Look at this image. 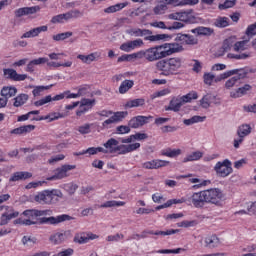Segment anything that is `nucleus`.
<instances>
[{
  "instance_id": "f257e3e1",
  "label": "nucleus",
  "mask_w": 256,
  "mask_h": 256,
  "mask_svg": "<svg viewBox=\"0 0 256 256\" xmlns=\"http://www.w3.org/2000/svg\"><path fill=\"white\" fill-rule=\"evenodd\" d=\"M181 67H183V60L179 57L162 59L156 63V69L165 77L179 75Z\"/></svg>"
},
{
  "instance_id": "f03ea898",
  "label": "nucleus",
  "mask_w": 256,
  "mask_h": 256,
  "mask_svg": "<svg viewBox=\"0 0 256 256\" xmlns=\"http://www.w3.org/2000/svg\"><path fill=\"white\" fill-rule=\"evenodd\" d=\"M22 215L27 217V219L18 218L15 220V223L18 225H37L39 223V217H46V215H51V210H37V209H28L25 210Z\"/></svg>"
},
{
  "instance_id": "7ed1b4c3",
  "label": "nucleus",
  "mask_w": 256,
  "mask_h": 256,
  "mask_svg": "<svg viewBox=\"0 0 256 256\" xmlns=\"http://www.w3.org/2000/svg\"><path fill=\"white\" fill-rule=\"evenodd\" d=\"M178 201L180 205L186 203V205H192L195 209H203L207 203L205 190L187 194L186 196L179 198Z\"/></svg>"
},
{
  "instance_id": "20e7f679",
  "label": "nucleus",
  "mask_w": 256,
  "mask_h": 256,
  "mask_svg": "<svg viewBox=\"0 0 256 256\" xmlns=\"http://www.w3.org/2000/svg\"><path fill=\"white\" fill-rule=\"evenodd\" d=\"M61 197H63L61 190H43L34 197V200L36 203H40V205H53V203H57Z\"/></svg>"
},
{
  "instance_id": "39448f33",
  "label": "nucleus",
  "mask_w": 256,
  "mask_h": 256,
  "mask_svg": "<svg viewBox=\"0 0 256 256\" xmlns=\"http://www.w3.org/2000/svg\"><path fill=\"white\" fill-rule=\"evenodd\" d=\"M31 115H39V110L30 111L27 114L18 116L17 121H27V119H31V121H47V123H51V121H57V119H62V117H65V114H61L58 112L50 113L46 116H34L31 117Z\"/></svg>"
},
{
  "instance_id": "423d86ee",
  "label": "nucleus",
  "mask_w": 256,
  "mask_h": 256,
  "mask_svg": "<svg viewBox=\"0 0 256 256\" xmlns=\"http://www.w3.org/2000/svg\"><path fill=\"white\" fill-rule=\"evenodd\" d=\"M130 37H144L145 41H163L167 37L166 34L153 35L149 29L131 28L126 31Z\"/></svg>"
},
{
  "instance_id": "0eeeda50",
  "label": "nucleus",
  "mask_w": 256,
  "mask_h": 256,
  "mask_svg": "<svg viewBox=\"0 0 256 256\" xmlns=\"http://www.w3.org/2000/svg\"><path fill=\"white\" fill-rule=\"evenodd\" d=\"M98 115H100V117H110L103 122V127H109V125L121 123L129 113L127 111L113 112L111 110H102Z\"/></svg>"
},
{
  "instance_id": "6e6552de",
  "label": "nucleus",
  "mask_w": 256,
  "mask_h": 256,
  "mask_svg": "<svg viewBox=\"0 0 256 256\" xmlns=\"http://www.w3.org/2000/svg\"><path fill=\"white\" fill-rule=\"evenodd\" d=\"M206 195V203H210L211 205H217L220 207L221 203L225 199V194L219 188H210L204 190Z\"/></svg>"
},
{
  "instance_id": "1a4fd4ad",
  "label": "nucleus",
  "mask_w": 256,
  "mask_h": 256,
  "mask_svg": "<svg viewBox=\"0 0 256 256\" xmlns=\"http://www.w3.org/2000/svg\"><path fill=\"white\" fill-rule=\"evenodd\" d=\"M214 171L218 177L225 179V177H229L233 173V163L229 159L218 161L214 166Z\"/></svg>"
},
{
  "instance_id": "9d476101",
  "label": "nucleus",
  "mask_w": 256,
  "mask_h": 256,
  "mask_svg": "<svg viewBox=\"0 0 256 256\" xmlns=\"http://www.w3.org/2000/svg\"><path fill=\"white\" fill-rule=\"evenodd\" d=\"M168 19H172L173 21H182L183 23H195L196 21L192 9L180 12H173L168 15Z\"/></svg>"
},
{
  "instance_id": "9b49d317",
  "label": "nucleus",
  "mask_w": 256,
  "mask_h": 256,
  "mask_svg": "<svg viewBox=\"0 0 256 256\" xmlns=\"http://www.w3.org/2000/svg\"><path fill=\"white\" fill-rule=\"evenodd\" d=\"M146 61L153 63V61H159L165 59V52L163 50V45L151 47L145 50Z\"/></svg>"
},
{
  "instance_id": "f8f14e48",
  "label": "nucleus",
  "mask_w": 256,
  "mask_h": 256,
  "mask_svg": "<svg viewBox=\"0 0 256 256\" xmlns=\"http://www.w3.org/2000/svg\"><path fill=\"white\" fill-rule=\"evenodd\" d=\"M73 217L68 214H61L58 216H51V217H42L39 219L40 225H59V223H64V221H71Z\"/></svg>"
},
{
  "instance_id": "ddd939ff",
  "label": "nucleus",
  "mask_w": 256,
  "mask_h": 256,
  "mask_svg": "<svg viewBox=\"0 0 256 256\" xmlns=\"http://www.w3.org/2000/svg\"><path fill=\"white\" fill-rule=\"evenodd\" d=\"M73 169H77V166L69 164L62 165L60 168H57L54 171V175L48 178V181H56V179H65V177H68L67 173H69V171H73Z\"/></svg>"
},
{
  "instance_id": "4468645a",
  "label": "nucleus",
  "mask_w": 256,
  "mask_h": 256,
  "mask_svg": "<svg viewBox=\"0 0 256 256\" xmlns=\"http://www.w3.org/2000/svg\"><path fill=\"white\" fill-rule=\"evenodd\" d=\"M151 121H153V116H136L129 121L128 125L132 129H139V127H143V125H147Z\"/></svg>"
},
{
  "instance_id": "2eb2a0df",
  "label": "nucleus",
  "mask_w": 256,
  "mask_h": 256,
  "mask_svg": "<svg viewBox=\"0 0 256 256\" xmlns=\"http://www.w3.org/2000/svg\"><path fill=\"white\" fill-rule=\"evenodd\" d=\"M5 213L1 215V225H7L11 219H17L19 212L15 211L12 206H4Z\"/></svg>"
},
{
  "instance_id": "dca6fc26",
  "label": "nucleus",
  "mask_w": 256,
  "mask_h": 256,
  "mask_svg": "<svg viewBox=\"0 0 256 256\" xmlns=\"http://www.w3.org/2000/svg\"><path fill=\"white\" fill-rule=\"evenodd\" d=\"M140 147L141 144L139 142H135L133 144H118L116 147V153H118V155H127V153H133V151H137V149Z\"/></svg>"
},
{
  "instance_id": "f3484780",
  "label": "nucleus",
  "mask_w": 256,
  "mask_h": 256,
  "mask_svg": "<svg viewBox=\"0 0 256 256\" xmlns=\"http://www.w3.org/2000/svg\"><path fill=\"white\" fill-rule=\"evenodd\" d=\"M162 47L165 57H169V55H173V53H181V51H183V46L178 43H165L162 44Z\"/></svg>"
},
{
  "instance_id": "a211bd4d",
  "label": "nucleus",
  "mask_w": 256,
  "mask_h": 256,
  "mask_svg": "<svg viewBox=\"0 0 256 256\" xmlns=\"http://www.w3.org/2000/svg\"><path fill=\"white\" fill-rule=\"evenodd\" d=\"M69 93L65 92L62 94H58L54 97H51V95H48L44 98H41L40 100L34 102L35 107H43V105H47V103H51V101H61L62 99H65V94Z\"/></svg>"
},
{
  "instance_id": "6ab92c4d",
  "label": "nucleus",
  "mask_w": 256,
  "mask_h": 256,
  "mask_svg": "<svg viewBox=\"0 0 256 256\" xmlns=\"http://www.w3.org/2000/svg\"><path fill=\"white\" fill-rule=\"evenodd\" d=\"M169 165V161L154 159L151 161L144 162L142 164L143 169H161V167H167Z\"/></svg>"
},
{
  "instance_id": "aec40b11",
  "label": "nucleus",
  "mask_w": 256,
  "mask_h": 256,
  "mask_svg": "<svg viewBox=\"0 0 256 256\" xmlns=\"http://www.w3.org/2000/svg\"><path fill=\"white\" fill-rule=\"evenodd\" d=\"M211 103H214V105H219L221 102L219 101V99H217V96L213 94H206L200 100V105L202 109H209L211 107Z\"/></svg>"
},
{
  "instance_id": "412c9836",
  "label": "nucleus",
  "mask_w": 256,
  "mask_h": 256,
  "mask_svg": "<svg viewBox=\"0 0 256 256\" xmlns=\"http://www.w3.org/2000/svg\"><path fill=\"white\" fill-rule=\"evenodd\" d=\"M119 145V141H117V139L115 138H110L106 143L103 144L104 148L102 150V153H104V155L107 154H113V153H117V146Z\"/></svg>"
},
{
  "instance_id": "4be33fe9",
  "label": "nucleus",
  "mask_w": 256,
  "mask_h": 256,
  "mask_svg": "<svg viewBox=\"0 0 256 256\" xmlns=\"http://www.w3.org/2000/svg\"><path fill=\"white\" fill-rule=\"evenodd\" d=\"M41 11V7L32 6V7H24L15 10V17H23L25 15H35V13H39Z\"/></svg>"
},
{
  "instance_id": "5701e85b",
  "label": "nucleus",
  "mask_w": 256,
  "mask_h": 256,
  "mask_svg": "<svg viewBox=\"0 0 256 256\" xmlns=\"http://www.w3.org/2000/svg\"><path fill=\"white\" fill-rule=\"evenodd\" d=\"M33 174L27 171L14 172L9 178V183H16V181H26V179H31Z\"/></svg>"
},
{
  "instance_id": "b1692460",
  "label": "nucleus",
  "mask_w": 256,
  "mask_h": 256,
  "mask_svg": "<svg viewBox=\"0 0 256 256\" xmlns=\"http://www.w3.org/2000/svg\"><path fill=\"white\" fill-rule=\"evenodd\" d=\"M231 47H235V38L233 37L224 40L220 51L216 53V57H223L227 51H231Z\"/></svg>"
},
{
  "instance_id": "393cba45",
  "label": "nucleus",
  "mask_w": 256,
  "mask_h": 256,
  "mask_svg": "<svg viewBox=\"0 0 256 256\" xmlns=\"http://www.w3.org/2000/svg\"><path fill=\"white\" fill-rule=\"evenodd\" d=\"M204 243L205 247H207L208 249H215L219 247V245H221V240L219 239V237H217V235L213 234L206 236L204 239Z\"/></svg>"
},
{
  "instance_id": "a878e982",
  "label": "nucleus",
  "mask_w": 256,
  "mask_h": 256,
  "mask_svg": "<svg viewBox=\"0 0 256 256\" xmlns=\"http://www.w3.org/2000/svg\"><path fill=\"white\" fill-rule=\"evenodd\" d=\"M252 87L249 84H245L244 86L239 87L238 89L230 92V97L232 99H239V97H243L247 95L249 91H251Z\"/></svg>"
},
{
  "instance_id": "bb28decb",
  "label": "nucleus",
  "mask_w": 256,
  "mask_h": 256,
  "mask_svg": "<svg viewBox=\"0 0 256 256\" xmlns=\"http://www.w3.org/2000/svg\"><path fill=\"white\" fill-rule=\"evenodd\" d=\"M49 28L47 26H39L31 29L30 31L24 33L21 39H30L31 37H39L40 33H45Z\"/></svg>"
},
{
  "instance_id": "cd10ccee",
  "label": "nucleus",
  "mask_w": 256,
  "mask_h": 256,
  "mask_svg": "<svg viewBox=\"0 0 256 256\" xmlns=\"http://www.w3.org/2000/svg\"><path fill=\"white\" fill-rule=\"evenodd\" d=\"M247 76L246 72L239 73L236 76H233L232 78L228 79L225 83V87L227 89H232V87H237L239 83H241V79H245Z\"/></svg>"
},
{
  "instance_id": "c85d7f7f",
  "label": "nucleus",
  "mask_w": 256,
  "mask_h": 256,
  "mask_svg": "<svg viewBox=\"0 0 256 256\" xmlns=\"http://www.w3.org/2000/svg\"><path fill=\"white\" fill-rule=\"evenodd\" d=\"M247 135H251V129H238L237 130L238 138L234 139V148L235 149H239V146L241 145V143H243V141L245 140V137H247Z\"/></svg>"
},
{
  "instance_id": "c756f323",
  "label": "nucleus",
  "mask_w": 256,
  "mask_h": 256,
  "mask_svg": "<svg viewBox=\"0 0 256 256\" xmlns=\"http://www.w3.org/2000/svg\"><path fill=\"white\" fill-rule=\"evenodd\" d=\"M149 136L146 133H136L132 134L126 138H120V142L122 143H133V141H145V139H148Z\"/></svg>"
},
{
  "instance_id": "7c9ffc66",
  "label": "nucleus",
  "mask_w": 256,
  "mask_h": 256,
  "mask_svg": "<svg viewBox=\"0 0 256 256\" xmlns=\"http://www.w3.org/2000/svg\"><path fill=\"white\" fill-rule=\"evenodd\" d=\"M176 41L182 45H197L198 43V40L189 34H177Z\"/></svg>"
},
{
  "instance_id": "2f4dec72",
  "label": "nucleus",
  "mask_w": 256,
  "mask_h": 256,
  "mask_svg": "<svg viewBox=\"0 0 256 256\" xmlns=\"http://www.w3.org/2000/svg\"><path fill=\"white\" fill-rule=\"evenodd\" d=\"M49 241L50 243H52V245H61L62 243H65V241H67V232H57L55 234H52L49 237Z\"/></svg>"
},
{
  "instance_id": "473e14b6",
  "label": "nucleus",
  "mask_w": 256,
  "mask_h": 256,
  "mask_svg": "<svg viewBox=\"0 0 256 256\" xmlns=\"http://www.w3.org/2000/svg\"><path fill=\"white\" fill-rule=\"evenodd\" d=\"M15 95H17V88L13 86H4L1 89V97L6 99V101H9V99H11V97H15Z\"/></svg>"
},
{
  "instance_id": "72a5a7b5",
  "label": "nucleus",
  "mask_w": 256,
  "mask_h": 256,
  "mask_svg": "<svg viewBox=\"0 0 256 256\" xmlns=\"http://www.w3.org/2000/svg\"><path fill=\"white\" fill-rule=\"evenodd\" d=\"M167 5H173L174 7H185L186 5H197L199 0H181L176 3V0H163Z\"/></svg>"
},
{
  "instance_id": "f704fd0d",
  "label": "nucleus",
  "mask_w": 256,
  "mask_h": 256,
  "mask_svg": "<svg viewBox=\"0 0 256 256\" xmlns=\"http://www.w3.org/2000/svg\"><path fill=\"white\" fill-rule=\"evenodd\" d=\"M181 107H183V102H181V98H172V100L169 103L168 108H166V111H174L175 113L181 111Z\"/></svg>"
},
{
  "instance_id": "c9c22d12",
  "label": "nucleus",
  "mask_w": 256,
  "mask_h": 256,
  "mask_svg": "<svg viewBox=\"0 0 256 256\" xmlns=\"http://www.w3.org/2000/svg\"><path fill=\"white\" fill-rule=\"evenodd\" d=\"M47 61L48 60L45 57L34 59L28 63L26 71L28 73H33V71H35V65H44V63H47Z\"/></svg>"
},
{
  "instance_id": "e433bc0d",
  "label": "nucleus",
  "mask_w": 256,
  "mask_h": 256,
  "mask_svg": "<svg viewBox=\"0 0 256 256\" xmlns=\"http://www.w3.org/2000/svg\"><path fill=\"white\" fill-rule=\"evenodd\" d=\"M124 205V201L109 200L101 205H96L95 207H98L99 209H108L110 207H124Z\"/></svg>"
},
{
  "instance_id": "4c0bfd02",
  "label": "nucleus",
  "mask_w": 256,
  "mask_h": 256,
  "mask_svg": "<svg viewBox=\"0 0 256 256\" xmlns=\"http://www.w3.org/2000/svg\"><path fill=\"white\" fill-rule=\"evenodd\" d=\"M81 103H82V106L76 112V115L78 117H81V115H83L84 113H87V111H89V109H87V107H89V105H93V103H95V99H93V100H91V99H83L81 101Z\"/></svg>"
},
{
  "instance_id": "58836bf2",
  "label": "nucleus",
  "mask_w": 256,
  "mask_h": 256,
  "mask_svg": "<svg viewBox=\"0 0 256 256\" xmlns=\"http://www.w3.org/2000/svg\"><path fill=\"white\" fill-rule=\"evenodd\" d=\"M203 157V152L195 151L191 154H188L183 160L182 163H189L191 161H199Z\"/></svg>"
},
{
  "instance_id": "ea45409f",
  "label": "nucleus",
  "mask_w": 256,
  "mask_h": 256,
  "mask_svg": "<svg viewBox=\"0 0 256 256\" xmlns=\"http://www.w3.org/2000/svg\"><path fill=\"white\" fill-rule=\"evenodd\" d=\"M189 181L191 183H199L192 186V189H201V187H207V185H211V180H203L199 178H190Z\"/></svg>"
},
{
  "instance_id": "a19ab883",
  "label": "nucleus",
  "mask_w": 256,
  "mask_h": 256,
  "mask_svg": "<svg viewBox=\"0 0 256 256\" xmlns=\"http://www.w3.org/2000/svg\"><path fill=\"white\" fill-rule=\"evenodd\" d=\"M29 101V95L27 94H20L16 98H14V107H21L25 105Z\"/></svg>"
},
{
  "instance_id": "79ce46f5",
  "label": "nucleus",
  "mask_w": 256,
  "mask_h": 256,
  "mask_svg": "<svg viewBox=\"0 0 256 256\" xmlns=\"http://www.w3.org/2000/svg\"><path fill=\"white\" fill-rule=\"evenodd\" d=\"M143 105H145V99L137 98V99L128 101L125 104V107H127L128 109H133V107H143Z\"/></svg>"
},
{
  "instance_id": "37998d69",
  "label": "nucleus",
  "mask_w": 256,
  "mask_h": 256,
  "mask_svg": "<svg viewBox=\"0 0 256 256\" xmlns=\"http://www.w3.org/2000/svg\"><path fill=\"white\" fill-rule=\"evenodd\" d=\"M134 84L135 83L133 82V80H124L119 87V93H121L122 95L124 93H127V91H129V89H131Z\"/></svg>"
},
{
  "instance_id": "c03bdc74",
  "label": "nucleus",
  "mask_w": 256,
  "mask_h": 256,
  "mask_svg": "<svg viewBox=\"0 0 256 256\" xmlns=\"http://www.w3.org/2000/svg\"><path fill=\"white\" fill-rule=\"evenodd\" d=\"M175 233H179V230L178 229H170V230H166V231H153V230L148 231L149 235H161L162 237H165L167 235H175Z\"/></svg>"
},
{
  "instance_id": "a18cd8bd",
  "label": "nucleus",
  "mask_w": 256,
  "mask_h": 256,
  "mask_svg": "<svg viewBox=\"0 0 256 256\" xmlns=\"http://www.w3.org/2000/svg\"><path fill=\"white\" fill-rule=\"evenodd\" d=\"M207 119L205 116H193L189 119L183 120L184 125H194V123H203Z\"/></svg>"
},
{
  "instance_id": "49530a36",
  "label": "nucleus",
  "mask_w": 256,
  "mask_h": 256,
  "mask_svg": "<svg viewBox=\"0 0 256 256\" xmlns=\"http://www.w3.org/2000/svg\"><path fill=\"white\" fill-rule=\"evenodd\" d=\"M162 155L164 157H170V158L179 157V155H181V149L168 148V149L162 151Z\"/></svg>"
},
{
  "instance_id": "de8ad7c7",
  "label": "nucleus",
  "mask_w": 256,
  "mask_h": 256,
  "mask_svg": "<svg viewBox=\"0 0 256 256\" xmlns=\"http://www.w3.org/2000/svg\"><path fill=\"white\" fill-rule=\"evenodd\" d=\"M215 27H219L220 29H223L225 27H229V18L227 17H218L214 21Z\"/></svg>"
},
{
  "instance_id": "09e8293b",
  "label": "nucleus",
  "mask_w": 256,
  "mask_h": 256,
  "mask_svg": "<svg viewBox=\"0 0 256 256\" xmlns=\"http://www.w3.org/2000/svg\"><path fill=\"white\" fill-rule=\"evenodd\" d=\"M181 251H185V249L183 248H176V249H160L155 251V253H158L160 255H169V254H174L177 255L179 253H181Z\"/></svg>"
},
{
  "instance_id": "8fccbe9b",
  "label": "nucleus",
  "mask_w": 256,
  "mask_h": 256,
  "mask_svg": "<svg viewBox=\"0 0 256 256\" xmlns=\"http://www.w3.org/2000/svg\"><path fill=\"white\" fill-rule=\"evenodd\" d=\"M197 97V92H190L180 97V101L182 102V105H185V103H191V101H193V99H197Z\"/></svg>"
},
{
  "instance_id": "3c124183",
  "label": "nucleus",
  "mask_w": 256,
  "mask_h": 256,
  "mask_svg": "<svg viewBox=\"0 0 256 256\" xmlns=\"http://www.w3.org/2000/svg\"><path fill=\"white\" fill-rule=\"evenodd\" d=\"M172 205H180L179 199H170L166 203L159 205L155 208L156 211H161V209H167Z\"/></svg>"
},
{
  "instance_id": "603ef678",
  "label": "nucleus",
  "mask_w": 256,
  "mask_h": 256,
  "mask_svg": "<svg viewBox=\"0 0 256 256\" xmlns=\"http://www.w3.org/2000/svg\"><path fill=\"white\" fill-rule=\"evenodd\" d=\"M191 32L197 33L198 35H211L213 33V29L201 26L196 29H192Z\"/></svg>"
},
{
  "instance_id": "864d4df0",
  "label": "nucleus",
  "mask_w": 256,
  "mask_h": 256,
  "mask_svg": "<svg viewBox=\"0 0 256 256\" xmlns=\"http://www.w3.org/2000/svg\"><path fill=\"white\" fill-rule=\"evenodd\" d=\"M69 37H73V32H63L52 36L53 41H65V39H69Z\"/></svg>"
},
{
  "instance_id": "5fc2aeb1",
  "label": "nucleus",
  "mask_w": 256,
  "mask_h": 256,
  "mask_svg": "<svg viewBox=\"0 0 256 256\" xmlns=\"http://www.w3.org/2000/svg\"><path fill=\"white\" fill-rule=\"evenodd\" d=\"M237 0H226L223 4H219L218 9L223 11V9H231V7H235Z\"/></svg>"
},
{
  "instance_id": "6e6d98bb",
  "label": "nucleus",
  "mask_w": 256,
  "mask_h": 256,
  "mask_svg": "<svg viewBox=\"0 0 256 256\" xmlns=\"http://www.w3.org/2000/svg\"><path fill=\"white\" fill-rule=\"evenodd\" d=\"M99 57H101V54H99L98 52H94L89 55H86V61H85L86 65H91V63H93V61H97Z\"/></svg>"
},
{
  "instance_id": "4d7b16f0",
  "label": "nucleus",
  "mask_w": 256,
  "mask_h": 256,
  "mask_svg": "<svg viewBox=\"0 0 256 256\" xmlns=\"http://www.w3.org/2000/svg\"><path fill=\"white\" fill-rule=\"evenodd\" d=\"M4 75L6 79H11L12 81H15V77L17 75V71L15 69H4Z\"/></svg>"
},
{
  "instance_id": "13d9d810",
  "label": "nucleus",
  "mask_w": 256,
  "mask_h": 256,
  "mask_svg": "<svg viewBox=\"0 0 256 256\" xmlns=\"http://www.w3.org/2000/svg\"><path fill=\"white\" fill-rule=\"evenodd\" d=\"M51 87H53V85L50 86H37L33 91V95L34 97H39V95H41V93H43V91H46L47 89H51Z\"/></svg>"
},
{
  "instance_id": "bf43d9fd",
  "label": "nucleus",
  "mask_w": 256,
  "mask_h": 256,
  "mask_svg": "<svg viewBox=\"0 0 256 256\" xmlns=\"http://www.w3.org/2000/svg\"><path fill=\"white\" fill-rule=\"evenodd\" d=\"M88 155H97V153H103V147H89L85 150Z\"/></svg>"
},
{
  "instance_id": "052dcab7",
  "label": "nucleus",
  "mask_w": 256,
  "mask_h": 256,
  "mask_svg": "<svg viewBox=\"0 0 256 256\" xmlns=\"http://www.w3.org/2000/svg\"><path fill=\"white\" fill-rule=\"evenodd\" d=\"M155 15H163L167 11V5L160 4L153 9Z\"/></svg>"
},
{
  "instance_id": "680f3d73",
  "label": "nucleus",
  "mask_w": 256,
  "mask_h": 256,
  "mask_svg": "<svg viewBox=\"0 0 256 256\" xmlns=\"http://www.w3.org/2000/svg\"><path fill=\"white\" fill-rule=\"evenodd\" d=\"M170 93H171V89L165 88V89H162L158 92H155L152 95V99H157V97H165V95H169Z\"/></svg>"
},
{
  "instance_id": "e2e57ef3",
  "label": "nucleus",
  "mask_w": 256,
  "mask_h": 256,
  "mask_svg": "<svg viewBox=\"0 0 256 256\" xmlns=\"http://www.w3.org/2000/svg\"><path fill=\"white\" fill-rule=\"evenodd\" d=\"M205 85H213V81H215V75L211 73H205L203 76Z\"/></svg>"
},
{
  "instance_id": "0e129e2a",
  "label": "nucleus",
  "mask_w": 256,
  "mask_h": 256,
  "mask_svg": "<svg viewBox=\"0 0 256 256\" xmlns=\"http://www.w3.org/2000/svg\"><path fill=\"white\" fill-rule=\"evenodd\" d=\"M251 55L250 54H247V53H241V54H233V53H229L228 54V58L229 59H238V60H241V59H248V57H250Z\"/></svg>"
},
{
  "instance_id": "69168bd1",
  "label": "nucleus",
  "mask_w": 256,
  "mask_h": 256,
  "mask_svg": "<svg viewBox=\"0 0 256 256\" xmlns=\"http://www.w3.org/2000/svg\"><path fill=\"white\" fill-rule=\"evenodd\" d=\"M65 159V155L63 154H58L56 156H52L49 160L48 163L49 165H53L54 163H58V161H63Z\"/></svg>"
},
{
  "instance_id": "338daca9",
  "label": "nucleus",
  "mask_w": 256,
  "mask_h": 256,
  "mask_svg": "<svg viewBox=\"0 0 256 256\" xmlns=\"http://www.w3.org/2000/svg\"><path fill=\"white\" fill-rule=\"evenodd\" d=\"M246 35H248V37H253L256 35V22L248 26L246 30Z\"/></svg>"
},
{
  "instance_id": "774afa93",
  "label": "nucleus",
  "mask_w": 256,
  "mask_h": 256,
  "mask_svg": "<svg viewBox=\"0 0 256 256\" xmlns=\"http://www.w3.org/2000/svg\"><path fill=\"white\" fill-rule=\"evenodd\" d=\"M246 41L234 42V51H245Z\"/></svg>"
}]
</instances>
